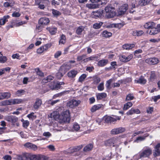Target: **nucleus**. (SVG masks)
<instances>
[{
	"instance_id": "obj_1",
	"label": "nucleus",
	"mask_w": 160,
	"mask_h": 160,
	"mask_svg": "<svg viewBox=\"0 0 160 160\" xmlns=\"http://www.w3.org/2000/svg\"><path fill=\"white\" fill-rule=\"evenodd\" d=\"M59 113L57 111H54L51 114L52 116L54 118L59 117L60 120L62 122L69 123L70 121V113L68 110L63 111L58 116Z\"/></svg>"
},
{
	"instance_id": "obj_2",
	"label": "nucleus",
	"mask_w": 160,
	"mask_h": 160,
	"mask_svg": "<svg viewBox=\"0 0 160 160\" xmlns=\"http://www.w3.org/2000/svg\"><path fill=\"white\" fill-rule=\"evenodd\" d=\"M105 16L108 18L113 17L116 15L115 8L112 5H108L105 7Z\"/></svg>"
},
{
	"instance_id": "obj_3",
	"label": "nucleus",
	"mask_w": 160,
	"mask_h": 160,
	"mask_svg": "<svg viewBox=\"0 0 160 160\" xmlns=\"http://www.w3.org/2000/svg\"><path fill=\"white\" fill-rule=\"evenodd\" d=\"M6 120L7 121L11 123L13 126L19 127L20 125L19 123L18 122V118L14 116H7L6 118Z\"/></svg>"
},
{
	"instance_id": "obj_4",
	"label": "nucleus",
	"mask_w": 160,
	"mask_h": 160,
	"mask_svg": "<svg viewBox=\"0 0 160 160\" xmlns=\"http://www.w3.org/2000/svg\"><path fill=\"white\" fill-rule=\"evenodd\" d=\"M152 150L150 148L145 149L139 153L140 158L148 157L152 154Z\"/></svg>"
},
{
	"instance_id": "obj_5",
	"label": "nucleus",
	"mask_w": 160,
	"mask_h": 160,
	"mask_svg": "<svg viewBox=\"0 0 160 160\" xmlns=\"http://www.w3.org/2000/svg\"><path fill=\"white\" fill-rule=\"evenodd\" d=\"M51 43H48L42 46L37 50V52L39 54H41L44 52L47 51L48 49L50 48L52 46Z\"/></svg>"
},
{
	"instance_id": "obj_6",
	"label": "nucleus",
	"mask_w": 160,
	"mask_h": 160,
	"mask_svg": "<svg viewBox=\"0 0 160 160\" xmlns=\"http://www.w3.org/2000/svg\"><path fill=\"white\" fill-rule=\"evenodd\" d=\"M128 8V5L126 4L121 6L118 10L119 14L121 15L124 14Z\"/></svg>"
},
{
	"instance_id": "obj_7",
	"label": "nucleus",
	"mask_w": 160,
	"mask_h": 160,
	"mask_svg": "<svg viewBox=\"0 0 160 160\" xmlns=\"http://www.w3.org/2000/svg\"><path fill=\"white\" fill-rule=\"evenodd\" d=\"M120 117L118 116H115V118H112L110 116H107L105 118V121L107 123H111L116 121L117 119L120 120Z\"/></svg>"
},
{
	"instance_id": "obj_8",
	"label": "nucleus",
	"mask_w": 160,
	"mask_h": 160,
	"mask_svg": "<svg viewBox=\"0 0 160 160\" xmlns=\"http://www.w3.org/2000/svg\"><path fill=\"white\" fill-rule=\"evenodd\" d=\"M80 100H76L72 99L70 101L67 103V106L71 108H73L74 107L78 106L80 103Z\"/></svg>"
},
{
	"instance_id": "obj_9",
	"label": "nucleus",
	"mask_w": 160,
	"mask_h": 160,
	"mask_svg": "<svg viewBox=\"0 0 160 160\" xmlns=\"http://www.w3.org/2000/svg\"><path fill=\"white\" fill-rule=\"evenodd\" d=\"M159 62L158 59L156 58H147L145 60L146 63L149 64L154 65L157 64Z\"/></svg>"
},
{
	"instance_id": "obj_10",
	"label": "nucleus",
	"mask_w": 160,
	"mask_h": 160,
	"mask_svg": "<svg viewBox=\"0 0 160 160\" xmlns=\"http://www.w3.org/2000/svg\"><path fill=\"white\" fill-rule=\"evenodd\" d=\"M133 58V55L131 54L128 56L123 55H120L119 56L120 60L123 62H127L129 61Z\"/></svg>"
},
{
	"instance_id": "obj_11",
	"label": "nucleus",
	"mask_w": 160,
	"mask_h": 160,
	"mask_svg": "<svg viewBox=\"0 0 160 160\" xmlns=\"http://www.w3.org/2000/svg\"><path fill=\"white\" fill-rule=\"evenodd\" d=\"M155 23L152 22H148L145 23L144 25V27L145 28L148 29V30L147 31L148 33V32H149V29H151L154 27H155Z\"/></svg>"
},
{
	"instance_id": "obj_12",
	"label": "nucleus",
	"mask_w": 160,
	"mask_h": 160,
	"mask_svg": "<svg viewBox=\"0 0 160 160\" xmlns=\"http://www.w3.org/2000/svg\"><path fill=\"white\" fill-rule=\"evenodd\" d=\"M42 103V101L41 99L39 98H36L33 106V108L35 110H38L41 107Z\"/></svg>"
},
{
	"instance_id": "obj_13",
	"label": "nucleus",
	"mask_w": 160,
	"mask_h": 160,
	"mask_svg": "<svg viewBox=\"0 0 160 160\" xmlns=\"http://www.w3.org/2000/svg\"><path fill=\"white\" fill-rule=\"evenodd\" d=\"M78 72L77 70L73 69L69 71L67 73V76L70 78H72L75 77Z\"/></svg>"
},
{
	"instance_id": "obj_14",
	"label": "nucleus",
	"mask_w": 160,
	"mask_h": 160,
	"mask_svg": "<svg viewBox=\"0 0 160 160\" xmlns=\"http://www.w3.org/2000/svg\"><path fill=\"white\" fill-rule=\"evenodd\" d=\"M49 20L48 18L43 17L39 19L38 23L39 24L42 25H46L49 23Z\"/></svg>"
},
{
	"instance_id": "obj_15",
	"label": "nucleus",
	"mask_w": 160,
	"mask_h": 160,
	"mask_svg": "<svg viewBox=\"0 0 160 160\" xmlns=\"http://www.w3.org/2000/svg\"><path fill=\"white\" fill-rule=\"evenodd\" d=\"M112 140L113 146L115 147L116 146H118V144H120V140L119 138L118 137H114L111 138Z\"/></svg>"
},
{
	"instance_id": "obj_16",
	"label": "nucleus",
	"mask_w": 160,
	"mask_h": 160,
	"mask_svg": "<svg viewBox=\"0 0 160 160\" xmlns=\"http://www.w3.org/2000/svg\"><path fill=\"white\" fill-rule=\"evenodd\" d=\"M11 96V94L8 92H0V100L4 98H9Z\"/></svg>"
},
{
	"instance_id": "obj_17",
	"label": "nucleus",
	"mask_w": 160,
	"mask_h": 160,
	"mask_svg": "<svg viewBox=\"0 0 160 160\" xmlns=\"http://www.w3.org/2000/svg\"><path fill=\"white\" fill-rule=\"evenodd\" d=\"M82 148V145L76 146L74 147L70 148L69 149V151L70 153H73L78 152Z\"/></svg>"
},
{
	"instance_id": "obj_18",
	"label": "nucleus",
	"mask_w": 160,
	"mask_h": 160,
	"mask_svg": "<svg viewBox=\"0 0 160 160\" xmlns=\"http://www.w3.org/2000/svg\"><path fill=\"white\" fill-rule=\"evenodd\" d=\"M24 146L26 148L32 149L34 151L37 149V147L35 145L30 142H27L25 143Z\"/></svg>"
},
{
	"instance_id": "obj_19",
	"label": "nucleus",
	"mask_w": 160,
	"mask_h": 160,
	"mask_svg": "<svg viewBox=\"0 0 160 160\" xmlns=\"http://www.w3.org/2000/svg\"><path fill=\"white\" fill-rule=\"evenodd\" d=\"M18 158L19 160H30V154L27 153L20 155Z\"/></svg>"
},
{
	"instance_id": "obj_20",
	"label": "nucleus",
	"mask_w": 160,
	"mask_h": 160,
	"mask_svg": "<svg viewBox=\"0 0 160 160\" xmlns=\"http://www.w3.org/2000/svg\"><path fill=\"white\" fill-rule=\"evenodd\" d=\"M152 0H139L138 2V4L140 6H142L148 4Z\"/></svg>"
},
{
	"instance_id": "obj_21",
	"label": "nucleus",
	"mask_w": 160,
	"mask_h": 160,
	"mask_svg": "<svg viewBox=\"0 0 160 160\" xmlns=\"http://www.w3.org/2000/svg\"><path fill=\"white\" fill-rule=\"evenodd\" d=\"M108 62L107 59H102L100 60L98 63V65L99 67H103L105 66Z\"/></svg>"
},
{
	"instance_id": "obj_22",
	"label": "nucleus",
	"mask_w": 160,
	"mask_h": 160,
	"mask_svg": "<svg viewBox=\"0 0 160 160\" xmlns=\"http://www.w3.org/2000/svg\"><path fill=\"white\" fill-rule=\"evenodd\" d=\"M103 105L102 104H99L96 105L91 108V111L92 112H94L97 110L101 108L102 107Z\"/></svg>"
},
{
	"instance_id": "obj_23",
	"label": "nucleus",
	"mask_w": 160,
	"mask_h": 160,
	"mask_svg": "<svg viewBox=\"0 0 160 160\" xmlns=\"http://www.w3.org/2000/svg\"><path fill=\"white\" fill-rule=\"evenodd\" d=\"M71 69L70 67L69 66L68 63L66 64H64L61 66L60 68V71H63L65 73Z\"/></svg>"
},
{
	"instance_id": "obj_24",
	"label": "nucleus",
	"mask_w": 160,
	"mask_h": 160,
	"mask_svg": "<svg viewBox=\"0 0 160 160\" xmlns=\"http://www.w3.org/2000/svg\"><path fill=\"white\" fill-rule=\"evenodd\" d=\"M47 29L52 35L55 34L57 30V28L54 27H48L47 28Z\"/></svg>"
},
{
	"instance_id": "obj_25",
	"label": "nucleus",
	"mask_w": 160,
	"mask_h": 160,
	"mask_svg": "<svg viewBox=\"0 0 160 160\" xmlns=\"http://www.w3.org/2000/svg\"><path fill=\"white\" fill-rule=\"evenodd\" d=\"M144 33V32L142 30H135L133 31L132 35L135 36H140Z\"/></svg>"
},
{
	"instance_id": "obj_26",
	"label": "nucleus",
	"mask_w": 160,
	"mask_h": 160,
	"mask_svg": "<svg viewBox=\"0 0 160 160\" xmlns=\"http://www.w3.org/2000/svg\"><path fill=\"white\" fill-rule=\"evenodd\" d=\"M93 83L95 85L98 84L101 81V79L100 77L97 76H94L92 77Z\"/></svg>"
},
{
	"instance_id": "obj_27",
	"label": "nucleus",
	"mask_w": 160,
	"mask_h": 160,
	"mask_svg": "<svg viewBox=\"0 0 160 160\" xmlns=\"http://www.w3.org/2000/svg\"><path fill=\"white\" fill-rule=\"evenodd\" d=\"M22 100L21 99H15L10 100L11 104H18L21 103Z\"/></svg>"
},
{
	"instance_id": "obj_28",
	"label": "nucleus",
	"mask_w": 160,
	"mask_h": 160,
	"mask_svg": "<svg viewBox=\"0 0 160 160\" xmlns=\"http://www.w3.org/2000/svg\"><path fill=\"white\" fill-rule=\"evenodd\" d=\"M135 45L134 44H126L122 46V48L126 50H129L134 47Z\"/></svg>"
},
{
	"instance_id": "obj_29",
	"label": "nucleus",
	"mask_w": 160,
	"mask_h": 160,
	"mask_svg": "<svg viewBox=\"0 0 160 160\" xmlns=\"http://www.w3.org/2000/svg\"><path fill=\"white\" fill-rule=\"evenodd\" d=\"M160 153V144H158L155 147V152L153 154L155 156H158Z\"/></svg>"
},
{
	"instance_id": "obj_30",
	"label": "nucleus",
	"mask_w": 160,
	"mask_h": 160,
	"mask_svg": "<svg viewBox=\"0 0 160 160\" xmlns=\"http://www.w3.org/2000/svg\"><path fill=\"white\" fill-rule=\"evenodd\" d=\"M84 30V28L83 26H79L77 29L76 32L78 35H81Z\"/></svg>"
},
{
	"instance_id": "obj_31",
	"label": "nucleus",
	"mask_w": 160,
	"mask_h": 160,
	"mask_svg": "<svg viewBox=\"0 0 160 160\" xmlns=\"http://www.w3.org/2000/svg\"><path fill=\"white\" fill-rule=\"evenodd\" d=\"M102 35L103 37L107 38L111 36L112 33L106 30H104L103 32Z\"/></svg>"
},
{
	"instance_id": "obj_32",
	"label": "nucleus",
	"mask_w": 160,
	"mask_h": 160,
	"mask_svg": "<svg viewBox=\"0 0 160 160\" xmlns=\"http://www.w3.org/2000/svg\"><path fill=\"white\" fill-rule=\"evenodd\" d=\"M107 96V94L104 92L98 93L97 96V99L98 100L101 99L103 98H106Z\"/></svg>"
},
{
	"instance_id": "obj_33",
	"label": "nucleus",
	"mask_w": 160,
	"mask_h": 160,
	"mask_svg": "<svg viewBox=\"0 0 160 160\" xmlns=\"http://www.w3.org/2000/svg\"><path fill=\"white\" fill-rule=\"evenodd\" d=\"M158 31L157 28L154 27L151 29L149 31V33L151 35L156 34L158 33Z\"/></svg>"
},
{
	"instance_id": "obj_34",
	"label": "nucleus",
	"mask_w": 160,
	"mask_h": 160,
	"mask_svg": "<svg viewBox=\"0 0 160 160\" xmlns=\"http://www.w3.org/2000/svg\"><path fill=\"white\" fill-rule=\"evenodd\" d=\"M136 81L138 83L144 84L146 83L147 81L144 77H141L138 80H136Z\"/></svg>"
},
{
	"instance_id": "obj_35",
	"label": "nucleus",
	"mask_w": 160,
	"mask_h": 160,
	"mask_svg": "<svg viewBox=\"0 0 160 160\" xmlns=\"http://www.w3.org/2000/svg\"><path fill=\"white\" fill-rule=\"evenodd\" d=\"M21 122L22 123V127L25 128H27L29 125V122L28 120H25L22 119Z\"/></svg>"
},
{
	"instance_id": "obj_36",
	"label": "nucleus",
	"mask_w": 160,
	"mask_h": 160,
	"mask_svg": "<svg viewBox=\"0 0 160 160\" xmlns=\"http://www.w3.org/2000/svg\"><path fill=\"white\" fill-rule=\"evenodd\" d=\"M132 106V103L131 102H128L126 103L124 106L123 109L126 110Z\"/></svg>"
},
{
	"instance_id": "obj_37",
	"label": "nucleus",
	"mask_w": 160,
	"mask_h": 160,
	"mask_svg": "<svg viewBox=\"0 0 160 160\" xmlns=\"http://www.w3.org/2000/svg\"><path fill=\"white\" fill-rule=\"evenodd\" d=\"M66 42V37L63 34H62L60 37V39L59 41V44H64Z\"/></svg>"
},
{
	"instance_id": "obj_38",
	"label": "nucleus",
	"mask_w": 160,
	"mask_h": 160,
	"mask_svg": "<svg viewBox=\"0 0 160 160\" xmlns=\"http://www.w3.org/2000/svg\"><path fill=\"white\" fill-rule=\"evenodd\" d=\"M86 6L89 9H93L97 8V5L96 4H93V3H92L87 4L86 5Z\"/></svg>"
},
{
	"instance_id": "obj_39",
	"label": "nucleus",
	"mask_w": 160,
	"mask_h": 160,
	"mask_svg": "<svg viewBox=\"0 0 160 160\" xmlns=\"http://www.w3.org/2000/svg\"><path fill=\"white\" fill-rule=\"evenodd\" d=\"M104 144L107 146H110L112 145H113L111 138L105 141L104 142Z\"/></svg>"
},
{
	"instance_id": "obj_40",
	"label": "nucleus",
	"mask_w": 160,
	"mask_h": 160,
	"mask_svg": "<svg viewBox=\"0 0 160 160\" xmlns=\"http://www.w3.org/2000/svg\"><path fill=\"white\" fill-rule=\"evenodd\" d=\"M92 148V145L89 144L83 148V151L85 152H88L91 150Z\"/></svg>"
},
{
	"instance_id": "obj_41",
	"label": "nucleus",
	"mask_w": 160,
	"mask_h": 160,
	"mask_svg": "<svg viewBox=\"0 0 160 160\" xmlns=\"http://www.w3.org/2000/svg\"><path fill=\"white\" fill-rule=\"evenodd\" d=\"M103 23L102 22H100L94 24L93 25V28L96 29H98L101 28L102 25Z\"/></svg>"
},
{
	"instance_id": "obj_42",
	"label": "nucleus",
	"mask_w": 160,
	"mask_h": 160,
	"mask_svg": "<svg viewBox=\"0 0 160 160\" xmlns=\"http://www.w3.org/2000/svg\"><path fill=\"white\" fill-rule=\"evenodd\" d=\"M65 73V72H64L63 71H60V69L59 71L56 74L57 78L58 79H60Z\"/></svg>"
},
{
	"instance_id": "obj_43",
	"label": "nucleus",
	"mask_w": 160,
	"mask_h": 160,
	"mask_svg": "<svg viewBox=\"0 0 160 160\" xmlns=\"http://www.w3.org/2000/svg\"><path fill=\"white\" fill-rule=\"evenodd\" d=\"M113 80V79H110L107 81L106 84V86L107 88L110 89L111 87H110V85L111 83L112 82Z\"/></svg>"
},
{
	"instance_id": "obj_44",
	"label": "nucleus",
	"mask_w": 160,
	"mask_h": 160,
	"mask_svg": "<svg viewBox=\"0 0 160 160\" xmlns=\"http://www.w3.org/2000/svg\"><path fill=\"white\" fill-rule=\"evenodd\" d=\"M134 97L132 93H129L126 96V100L130 101L133 99L134 98Z\"/></svg>"
},
{
	"instance_id": "obj_45",
	"label": "nucleus",
	"mask_w": 160,
	"mask_h": 160,
	"mask_svg": "<svg viewBox=\"0 0 160 160\" xmlns=\"http://www.w3.org/2000/svg\"><path fill=\"white\" fill-rule=\"evenodd\" d=\"M147 137L146 136H140L138 137L137 139L134 140V142L137 143L139 141H144L146 137Z\"/></svg>"
},
{
	"instance_id": "obj_46",
	"label": "nucleus",
	"mask_w": 160,
	"mask_h": 160,
	"mask_svg": "<svg viewBox=\"0 0 160 160\" xmlns=\"http://www.w3.org/2000/svg\"><path fill=\"white\" fill-rule=\"evenodd\" d=\"M100 56V54H98L97 55L92 56L89 57L90 59L91 60H97L98 58Z\"/></svg>"
},
{
	"instance_id": "obj_47",
	"label": "nucleus",
	"mask_w": 160,
	"mask_h": 160,
	"mask_svg": "<svg viewBox=\"0 0 160 160\" xmlns=\"http://www.w3.org/2000/svg\"><path fill=\"white\" fill-rule=\"evenodd\" d=\"M156 74L155 72L152 71L151 72L150 76V80L152 81L155 78Z\"/></svg>"
},
{
	"instance_id": "obj_48",
	"label": "nucleus",
	"mask_w": 160,
	"mask_h": 160,
	"mask_svg": "<svg viewBox=\"0 0 160 160\" xmlns=\"http://www.w3.org/2000/svg\"><path fill=\"white\" fill-rule=\"evenodd\" d=\"M98 89L100 91H102L104 89V83L102 82L99 84L97 87Z\"/></svg>"
},
{
	"instance_id": "obj_49",
	"label": "nucleus",
	"mask_w": 160,
	"mask_h": 160,
	"mask_svg": "<svg viewBox=\"0 0 160 160\" xmlns=\"http://www.w3.org/2000/svg\"><path fill=\"white\" fill-rule=\"evenodd\" d=\"M27 117L30 119H34L36 118V116L34 115L33 112H32L27 115Z\"/></svg>"
},
{
	"instance_id": "obj_50",
	"label": "nucleus",
	"mask_w": 160,
	"mask_h": 160,
	"mask_svg": "<svg viewBox=\"0 0 160 160\" xmlns=\"http://www.w3.org/2000/svg\"><path fill=\"white\" fill-rule=\"evenodd\" d=\"M52 12L54 16H57L61 15V13L59 11L53 9L52 10Z\"/></svg>"
},
{
	"instance_id": "obj_51",
	"label": "nucleus",
	"mask_w": 160,
	"mask_h": 160,
	"mask_svg": "<svg viewBox=\"0 0 160 160\" xmlns=\"http://www.w3.org/2000/svg\"><path fill=\"white\" fill-rule=\"evenodd\" d=\"M7 60V58L6 56H1L0 57V63H4Z\"/></svg>"
},
{
	"instance_id": "obj_52",
	"label": "nucleus",
	"mask_w": 160,
	"mask_h": 160,
	"mask_svg": "<svg viewBox=\"0 0 160 160\" xmlns=\"http://www.w3.org/2000/svg\"><path fill=\"white\" fill-rule=\"evenodd\" d=\"M25 91L23 90L22 89H20L19 90H18L17 92L16 93V94L18 96H21L22 93L25 92Z\"/></svg>"
},
{
	"instance_id": "obj_53",
	"label": "nucleus",
	"mask_w": 160,
	"mask_h": 160,
	"mask_svg": "<svg viewBox=\"0 0 160 160\" xmlns=\"http://www.w3.org/2000/svg\"><path fill=\"white\" fill-rule=\"evenodd\" d=\"M86 75L85 74H82L79 78V82H82L83 81L86 77Z\"/></svg>"
},
{
	"instance_id": "obj_54",
	"label": "nucleus",
	"mask_w": 160,
	"mask_h": 160,
	"mask_svg": "<svg viewBox=\"0 0 160 160\" xmlns=\"http://www.w3.org/2000/svg\"><path fill=\"white\" fill-rule=\"evenodd\" d=\"M118 134L122 133L125 131V128L123 127H119L117 128Z\"/></svg>"
},
{
	"instance_id": "obj_55",
	"label": "nucleus",
	"mask_w": 160,
	"mask_h": 160,
	"mask_svg": "<svg viewBox=\"0 0 160 160\" xmlns=\"http://www.w3.org/2000/svg\"><path fill=\"white\" fill-rule=\"evenodd\" d=\"M46 157L42 155H38V160H47Z\"/></svg>"
},
{
	"instance_id": "obj_56",
	"label": "nucleus",
	"mask_w": 160,
	"mask_h": 160,
	"mask_svg": "<svg viewBox=\"0 0 160 160\" xmlns=\"http://www.w3.org/2000/svg\"><path fill=\"white\" fill-rule=\"evenodd\" d=\"M10 100H6L2 102V105L3 106L11 105Z\"/></svg>"
},
{
	"instance_id": "obj_57",
	"label": "nucleus",
	"mask_w": 160,
	"mask_h": 160,
	"mask_svg": "<svg viewBox=\"0 0 160 160\" xmlns=\"http://www.w3.org/2000/svg\"><path fill=\"white\" fill-rule=\"evenodd\" d=\"M86 57V55L85 54H83L81 56H78L77 57V60L78 61H80L82 60L83 61V59Z\"/></svg>"
},
{
	"instance_id": "obj_58",
	"label": "nucleus",
	"mask_w": 160,
	"mask_h": 160,
	"mask_svg": "<svg viewBox=\"0 0 160 160\" xmlns=\"http://www.w3.org/2000/svg\"><path fill=\"white\" fill-rule=\"evenodd\" d=\"M30 160H38V155L30 154Z\"/></svg>"
},
{
	"instance_id": "obj_59",
	"label": "nucleus",
	"mask_w": 160,
	"mask_h": 160,
	"mask_svg": "<svg viewBox=\"0 0 160 160\" xmlns=\"http://www.w3.org/2000/svg\"><path fill=\"white\" fill-rule=\"evenodd\" d=\"M80 126L77 123L74 124L73 128V129L76 131H78L80 129Z\"/></svg>"
},
{
	"instance_id": "obj_60",
	"label": "nucleus",
	"mask_w": 160,
	"mask_h": 160,
	"mask_svg": "<svg viewBox=\"0 0 160 160\" xmlns=\"http://www.w3.org/2000/svg\"><path fill=\"white\" fill-rule=\"evenodd\" d=\"M111 134L112 135H116L118 134L117 128H114L112 129L111 131Z\"/></svg>"
},
{
	"instance_id": "obj_61",
	"label": "nucleus",
	"mask_w": 160,
	"mask_h": 160,
	"mask_svg": "<svg viewBox=\"0 0 160 160\" xmlns=\"http://www.w3.org/2000/svg\"><path fill=\"white\" fill-rule=\"evenodd\" d=\"M62 54V52L60 51H58L56 52L54 55L55 58H56L59 57Z\"/></svg>"
},
{
	"instance_id": "obj_62",
	"label": "nucleus",
	"mask_w": 160,
	"mask_h": 160,
	"mask_svg": "<svg viewBox=\"0 0 160 160\" xmlns=\"http://www.w3.org/2000/svg\"><path fill=\"white\" fill-rule=\"evenodd\" d=\"M37 74L38 75L42 77L43 76V72L41 71L39 69H38L36 70Z\"/></svg>"
},
{
	"instance_id": "obj_63",
	"label": "nucleus",
	"mask_w": 160,
	"mask_h": 160,
	"mask_svg": "<svg viewBox=\"0 0 160 160\" xmlns=\"http://www.w3.org/2000/svg\"><path fill=\"white\" fill-rule=\"evenodd\" d=\"M21 14L18 12H14L12 14V16L13 17H18L20 16Z\"/></svg>"
},
{
	"instance_id": "obj_64",
	"label": "nucleus",
	"mask_w": 160,
	"mask_h": 160,
	"mask_svg": "<svg viewBox=\"0 0 160 160\" xmlns=\"http://www.w3.org/2000/svg\"><path fill=\"white\" fill-rule=\"evenodd\" d=\"M12 58L13 59L17 58V59H20V55H19V54L18 53H16L12 55Z\"/></svg>"
}]
</instances>
